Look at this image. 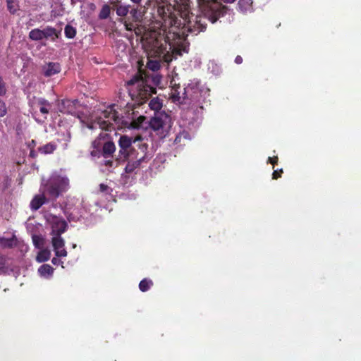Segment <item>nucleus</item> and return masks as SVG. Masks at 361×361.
Returning <instances> with one entry per match:
<instances>
[{"mask_svg": "<svg viewBox=\"0 0 361 361\" xmlns=\"http://www.w3.org/2000/svg\"><path fill=\"white\" fill-rule=\"evenodd\" d=\"M157 12L162 20L159 30L156 31L154 26L146 42L147 66L153 71L160 68L161 61L169 63L188 51L185 37L188 33L197 35L205 29L197 17L195 20L183 18V23L174 19L170 6H159Z\"/></svg>", "mask_w": 361, "mask_h": 361, "instance_id": "obj_1", "label": "nucleus"}, {"mask_svg": "<svg viewBox=\"0 0 361 361\" xmlns=\"http://www.w3.org/2000/svg\"><path fill=\"white\" fill-rule=\"evenodd\" d=\"M116 105L111 104L106 109H99L94 111L87 117L83 115H77L81 123L86 125L90 129L99 128L101 130H111L119 128L121 125L133 129H141L146 128L148 122L143 116L137 118L133 117L130 121H124L121 118L116 109Z\"/></svg>", "mask_w": 361, "mask_h": 361, "instance_id": "obj_2", "label": "nucleus"}, {"mask_svg": "<svg viewBox=\"0 0 361 361\" xmlns=\"http://www.w3.org/2000/svg\"><path fill=\"white\" fill-rule=\"evenodd\" d=\"M121 152L127 157L130 161L126 166V171H131L142 162L152 158V154L147 152V145L138 138L132 140L131 137L123 135L118 141Z\"/></svg>", "mask_w": 361, "mask_h": 361, "instance_id": "obj_3", "label": "nucleus"}, {"mask_svg": "<svg viewBox=\"0 0 361 361\" xmlns=\"http://www.w3.org/2000/svg\"><path fill=\"white\" fill-rule=\"evenodd\" d=\"M44 218L50 229L51 242L55 255L57 257H66L68 253L65 248V241L61 237L67 228L66 221L51 213H46Z\"/></svg>", "mask_w": 361, "mask_h": 361, "instance_id": "obj_4", "label": "nucleus"}, {"mask_svg": "<svg viewBox=\"0 0 361 361\" xmlns=\"http://www.w3.org/2000/svg\"><path fill=\"white\" fill-rule=\"evenodd\" d=\"M69 187V179L61 171L54 172L49 179L42 180L43 192L54 199L66 192Z\"/></svg>", "mask_w": 361, "mask_h": 361, "instance_id": "obj_5", "label": "nucleus"}, {"mask_svg": "<svg viewBox=\"0 0 361 361\" xmlns=\"http://www.w3.org/2000/svg\"><path fill=\"white\" fill-rule=\"evenodd\" d=\"M129 93L133 99L142 104L148 97L155 93L154 88L148 86L141 77H135L128 82Z\"/></svg>", "mask_w": 361, "mask_h": 361, "instance_id": "obj_6", "label": "nucleus"}, {"mask_svg": "<svg viewBox=\"0 0 361 361\" xmlns=\"http://www.w3.org/2000/svg\"><path fill=\"white\" fill-rule=\"evenodd\" d=\"M171 118L166 113H159L151 119L150 128L161 138L166 136L171 127Z\"/></svg>", "mask_w": 361, "mask_h": 361, "instance_id": "obj_7", "label": "nucleus"}, {"mask_svg": "<svg viewBox=\"0 0 361 361\" xmlns=\"http://www.w3.org/2000/svg\"><path fill=\"white\" fill-rule=\"evenodd\" d=\"M208 91L209 90L202 85L198 80L194 79L183 88V94H186L188 103L190 104L192 102H199Z\"/></svg>", "mask_w": 361, "mask_h": 361, "instance_id": "obj_8", "label": "nucleus"}, {"mask_svg": "<svg viewBox=\"0 0 361 361\" xmlns=\"http://www.w3.org/2000/svg\"><path fill=\"white\" fill-rule=\"evenodd\" d=\"M198 4L202 12L212 23L219 19L220 11L214 0H198Z\"/></svg>", "mask_w": 361, "mask_h": 361, "instance_id": "obj_9", "label": "nucleus"}, {"mask_svg": "<svg viewBox=\"0 0 361 361\" xmlns=\"http://www.w3.org/2000/svg\"><path fill=\"white\" fill-rule=\"evenodd\" d=\"M109 135L106 133L102 132L99 134L98 139L92 142V145L96 150H99L102 146L103 152L104 154H111L115 151V145L113 142L106 140Z\"/></svg>", "mask_w": 361, "mask_h": 361, "instance_id": "obj_10", "label": "nucleus"}, {"mask_svg": "<svg viewBox=\"0 0 361 361\" xmlns=\"http://www.w3.org/2000/svg\"><path fill=\"white\" fill-rule=\"evenodd\" d=\"M170 99L177 104H188L186 94H183V89L178 85L173 87L170 93Z\"/></svg>", "mask_w": 361, "mask_h": 361, "instance_id": "obj_11", "label": "nucleus"}, {"mask_svg": "<svg viewBox=\"0 0 361 361\" xmlns=\"http://www.w3.org/2000/svg\"><path fill=\"white\" fill-rule=\"evenodd\" d=\"M76 101H71L69 99L62 100L59 104V111L63 114L71 115H76Z\"/></svg>", "mask_w": 361, "mask_h": 361, "instance_id": "obj_12", "label": "nucleus"}, {"mask_svg": "<svg viewBox=\"0 0 361 361\" xmlns=\"http://www.w3.org/2000/svg\"><path fill=\"white\" fill-rule=\"evenodd\" d=\"M61 71V66L58 63H49L43 66L44 75L47 77H51L59 73Z\"/></svg>", "mask_w": 361, "mask_h": 361, "instance_id": "obj_13", "label": "nucleus"}, {"mask_svg": "<svg viewBox=\"0 0 361 361\" xmlns=\"http://www.w3.org/2000/svg\"><path fill=\"white\" fill-rule=\"evenodd\" d=\"M252 0H239L238 11L243 14L252 13L254 11Z\"/></svg>", "mask_w": 361, "mask_h": 361, "instance_id": "obj_14", "label": "nucleus"}, {"mask_svg": "<svg viewBox=\"0 0 361 361\" xmlns=\"http://www.w3.org/2000/svg\"><path fill=\"white\" fill-rule=\"evenodd\" d=\"M53 273L54 268L51 267L49 264H43L38 269L39 275L44 279H51Z\"/></svg>", "mask_w": 361, "mask_h": 361, "instance_id": "obj_15", "label": "nucleus"}, {"mask_svg": "<svg viewBox=\"0 0 361 361\" xmlns=\"http://www.w3.org/2000/svg\"><path fill=\"white\" fill-rule=\"evenodd\" d=\"M44 194L37 195H35L30 202V207L32 210H37L44 202L46 200L45 196Z\"/></svg>", "mask_w": 361, "mask_h": 361, "instance_id": "obj_16", "label": "nucleus"}, {"mask_svg": "<svg viewBox=\"0 0 361 361\" xmlns=\"http://www.w3.org/2000/svg\"><path fill=\"white\" fill-rule=\"evenodd\" d=\"M176 2H177L178 4L179 3V1H181L182 2V4H183V11L181 12V18H187V19H189L190 18V20H195V18H194V16L193 15H190L189 14V1L188 0H174Z\"/></svg>", "mask_w": 361, "mask_h": 361, "instance_id": "obj_17", "label": "nucleus"}, {"mask_svg": "<svg viewBox=\"0 0 361 361\" xmlns=\"http://www.w3.org/2000/svg\"><path fill=\"white\" fill-rule=\"evenodd\" d=\"M51 257V251L48 248H41L38 252L36 260L37 262L41 263L44 262H47L49 259Z\"/></svg>", "mask_w": 361, "mask_h": 361, "instance_id": "obj_18", "label": "nucleus"}, {"mask_svg": "<svg viewBox=\"0 0 361 361\" xmlns=\"http://www.w3.org/2000/svg\"><path fill=\"white\" fill-rule=\"evenodd\" d=\"M38 108L42 114H47L50 109L49 103L43 99H39L37 102Z\"/></svg>", "mask_w": 361, "mask_h": 361, "instance_id": "obj_19", "label": "nucleus"}, {"mask_svg": "<svg viewBox=\"0 0 361 361\" xmlns=\"http://www.w3.org/2000/svg\"><path fill=\"white\" fill-rule=\"evenodd\" d=\"M148 106L150 108V109L154 111H158L162 107V102L161 99H159L158 97H154L150 100V102L148 104Z\"/></svg>", "mask_w": 361, "mask_h": 361, "instance_id": "obj_20", "label": "nucleus"}, {"mask_svg": "<svg viewBox=\"0 0 361 361\" xmlns=\"http://www.w3.org/2000/svg\"><path fill=\"white\" fill-rule=\"evenodd\" d=\"M17 239L15 237L11 238H0V247H13L16 244Z\"/></svg>", "mask_w": 361, "mask_h": 361, "instance_id": "obj_21", "label": "nucleus"}, {"mask_svg": "<svg viewBox=\"0 0 361 361\" xmlns=\"http://www.w3.org/2000/svg\"><path fill=\"white\" fill-rule=\"evenodd\" d=\"M29 37L32 40L35 41L43 39L44 37L42 30L37 28L32 30L29 33Z\"/></svg>", "mask_w": 361, "mask_h": 361, "instance_id": "obj_22", "label": "nucleus"}, {"mask_svg": "<svg viewBox=\"0 0 361 361\" xmlns=\"http://www.w3.org/2000/svg\"><path fill=\"white\" fill-rule=\"evenodd\" d=\"M56 148V145L54 143H48L41 147L39 150L41 153L47 154L52 153Z\"/></svg>", "mask_w": 361, "mask_h": 361, "instance_id": "obj_23", "label": "nucleus"}, {"mask_svg": "<svg viewBox=\"0 0 361 361\" xmlns=\"http://www.w3.org/2000/svg\"><path fill=\"white\" fill-rule=\"evenodd\" d=\"M42 30L43 32L44 39L48 38V37L54 38V37H57L56 32L54 28L47 27Z\"/></svg>", "mask_w": 361, "mask_h": 361, "instance_id": "obj_24", "label": "nucleus"}, {"mask_svg": "<svg viewBox=\"0 0 361 361\" xmlns=\"http://www.w3.org/2000/svg\"><path fill=\"white\" fill-rule=\"evenodd\" d=\"M152 286V281L149 279H145L140 282L139 288L142 292L148 290Z\"/></svg>", "mask_w": 361, "mask_h": 361, "instance_id": "obj_25", "label": "nucleus"}, {"mask_svg": "<svg viewBox=\"0 0 361 361\" xmlns=\"http://www.w3.org/2000/svg\"><path fill=\"white\" fill-rule=\"evenodd\" d=\"M32 242L35 247L41 249L44 246V239L37 235H32Z\"/></svg>", "mask_w": 361, "mask_h": 361, "instance_id": "obj_26", "label": "nucleus"}, {"mask_svg": "<svg viewBox=\"0 0 361 361\" xmlns=\"http://www.w3.org/2000/svg\"><path fill=\"white\" fill-rule=\"evenodd\" d=\"M130 6L128 5H119L116 8V14L118 16H126L129 12Z\"/></svg>", "mask_w": 361, "mask_h": 361, "instance_id": "obj_27", "label": "nucleus"}, {"mask_svg": "<svg viewBox=\"0 0 361 361\" xmlns=\"http://www.w3.org/2000/svg\"><path fill=\"white\" fill-rule=\"evenodd\" d=\"M7 6L9 11L12 13H15L18 9V6L16 0H7Z\"/></svg>", "mask_w": 361, "mask_h": 361, "instance_id": "obj_28", "label": "nucleus"}, {"mask_svg": "<svg viewBox=\"0 0 361 361\" xmlns=\"http://www.w3.org/2000/svg\"><path fill=\"white\" fill-rule=\"evenodd\" d=\"M130 15L132 16L133 20L135 22H140L142 18V15L140 10L137 8H133L130 11Z\"/></svg>", "mask_w": 361, "mask_h": 361, "instance_id": "obj_29", "label": "nucleus"}, {"mask_svg": "<svg viewBox=\"0 0 361 361\" xmlns=\"http://www.w3.org/2000/svg\"><path fill=\"white\" fill-rule=\"evenodd\" d=\"M110 7L108 5L103 6L100 13H99V18L101 19H106L110 15Z\"/></svg>", "mask_w": 361, "mask_h": 361, "instance_id": "obj_30", "label": "nucleus"}, {"mask_svg": "<svg viewBox=\"0 0 361 361\" xmlns=\"http://www.w3.org/2000/svg\"><path fill=\"white\" fill-rule=\"evenodd\" d=\"M64 32L68 38H73L76 34L75 29L71 25H66L65 27Z\"/></svg>", "mask_w": 361, "mask_h": 361, "instance_id": "obj_31", "label": "nucleus"}, {"mask_svg": "<svg viewBox=\"0 0 361 361\" xmlns=\"http://www.w3.org/2000/svg\"><path fill=\"white\" fill-rule=\"evenodd\" d=\"M184 138L186 140H190L188 133L186 132L180 133L179 135H178L175 139V142L178 143L181 141V140Z\"/></svg>", "mask_w": 361, "mask_h": 361, "instance_id": "obj_32", "label": "nucleus"}, {"mask_svg": "<svg viewBox=\"0 0 361 361\" xmlns=\"http://www.w3.org/2000/svg\"><path fill=\"white\" fill-rule=\"evenodd\" d=\"M7 113L6 104L4 102L0 100V117L4 116Z\"/></svg>", "mask_w": 361, "mask_h": 361, "instance_id": "obj_33", "label": "nucleus"}, {"mask_svg": "<svg viewBox=\"0 0 361 361\" xmlns=\"http://www.w3.org/2000/svg\"><path fill=\"white\" fill-rule=\"evenodd\" d=\"M124 25L127 30H128V31L134 30L136 34H138V32L136 30L135 26L133 23L125 22Z\"/></svg>", "mask_w": 361, "mask_h": 361, "instance_id": "obj_34", "label": "nucleus"}, {"mask_svg": "<svg viewBox=\"0 0 361 361\" xmlns=\"http://www.w3.org/2000/svg\"><path fill=\"white\" fill-rule=\"evenodd\" d=\"M6 92L4 83L3 82L1 78L0 77V96L5 94Z\"/></svg>", "mask_w": 361, "mask_h": 361, "instance_id": "obj_35", "label": "nucleus"}, {"mask_svg": "<svg viewBox=\"0 0 361 361\" xmlns=\"http://www.w3.org/2000/svg\"><path fill=\"white\" fill-rule=\"evenodd\" d=\"M100 191L105 193H109L110 191V188L105 184H100L99 185Z\"/></svg>", "mask_w": 361, "mask_h": 361, "instance_id": "obj_36", "label": "nucleus"}, {"mask_svg": "<svg viewBox=\"0 0 361 361\" xmlns=\"http://www.w3.org/2000/svg\"><path fill=\"white\" fill-rule=\"evenodd\" d=\"M5 268V259L4 257H0V274L4 271Z\"/></svg>", "mask_w": 361, "mask_h": 361, "instance_id": "obj_37", "label": "nucleus"}, {"mask_svg": "<svg viewBox=\"0 0 361 361\" xmlns=\"http://www.w3.org/2000/svg\"><path fill=\"white\" fill-rule=\"evenodd\" d=\"M51 262L54 265H59V264H63V262L59 259V258H56V257H54L51 260ZM62 267L63 268V266L61 265Z\"/></svg>", "mask_w": 361, "mask_h": 361, "instance_id": "obj_38", "label": "nucleus"}, {"mask_svg": "<svg viewBox=\"0 0 361 361\" xmlns=\"http://www.w3.org/2000/svg\"><path fill=\"white\" fill-rule=\"evenodd\" d=\"M282 173V169H281L279 171H274L272 174V177L274 179H277L279 177L281 176V173Z\"/></svg>", "mask_w": 361, "mask_h": 361, "instance_id": "obj_39", "label": "nucleus"}, {"mask_svg": "<svg viewBox=\"0 0 361 361\" xmlns=\"http://www.w3.org/2000/svg\"><path fill=\"white\" fill-rule=\"evenodd\" d=\"M277 159H278L277 157H269L268 161H269L271 164H274L275 163H276Z\"/></svg>", "mask_w": 361, "mask_h": 361, "instance_id": "obj_40", "label": "nucleus"}, {"mask_svg": "<svg viewBox=\"0 0 361 361\" xmlns=\"http://www.w3.org/2000/svg\"><path fill=\"white\" fill-rule=\"evenodd\" d=\"M235 62L237 64H240L243 62V59L240 56H237L235 59Z\"/></svg>", "mask_w": 361, "mask_h": 361, "instance_id": "obj_41", "label": "nucleus"}, {"mask_svg": "<svg viewBox=\"0 0 361 361\" xmlns=\"http://www.w3.org/2000/svg\"><path fill=\"white\" fill-rule=\"evenodd\" d=\"M35 145V140H31L29 143H28V147H32L33 146Z\"/></svg>", "mask_w": 361, "mask_h": 361, "instance_id": "obj_42", "label": "nucleus"}, {"mask_svg": "<svg viewBox=\"0 0 361 361\" xmlns=\"http://www.w3.org/2000/svg\"><path fill=\"white\" fill-rule=\"evenodd\" d=\"M132 3L139 4L142 2V0H130Z\"/></svg>", "mask_w": 361, "mask_h": 361, "instance_id": "obj_43", "label": "nucleus"}, {"mask_svg": "<svg viewBox=\"0 0 361 361\" xmlns=\"http://www.w3.org/2000/svg\"><path fill=\"white\" fill-rule=\"evenodd\" d=\"M35 155L36 154H35V152L31 149L30 152V156L32 157H35Z\"/></svg>", "mask_w": 361, "mask_h": 361, "instance_id": "obj_44", "label": "nucleus"}, {"mask_svg": "<svg viewBox=\"0 0 361 361\" xmlns=\"http://www.w3.org/2000/svg\"><path fill=\"white\" fill-rule=\"evenodd\" d=\"M222 1L227 4H231V3H233L235 0H222Z\"/></svg>", "mask_w": 361, "mask_h": 361, "instance_id": "obj_45", "label": "nucleus"}, {"mask_svg": "<svg viewBox=\"0 0 361 361\" xmlns=\"http://www.w3.org/2000/svg\"><path fill=\"white\" fill-rule=\"evenodd\" d=\"M70 138H71V137H70V135L68 134V135H67V140H70Z\"/></svg>", "mask_w": 361, "mask_h": 361, "instance_id": "obj_46", "label": "nucleus"}]
</instances>
